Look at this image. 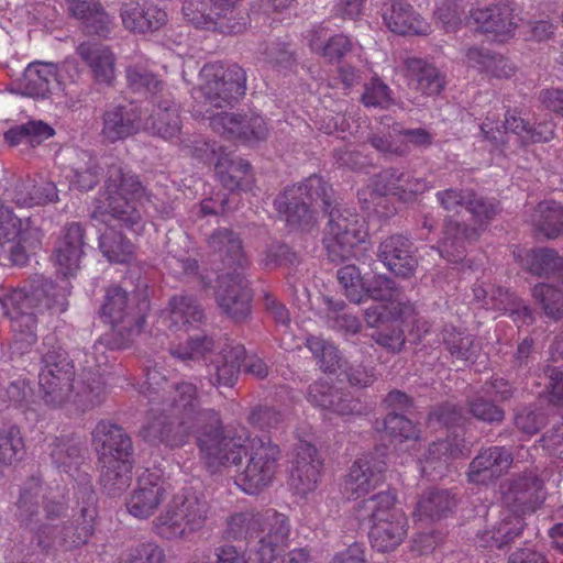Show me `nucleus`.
I'll return each mask as SVG.
<instances>
[{"mask_svg": "<svg viewBox=\"0 0 563 563\" xmlns=\"http://www.w3.org/2000/svg\"><path fill=\"white\" fill-rule=\"evenodd\" d=\"M192 433L197 435L201 459L210 472L229 464L238 465L250 450V462L236 476V486L253 495L271 483L276 471L278 446L260 438L224 435L218 412L198 409L196 386L187 382L175 383L168 390L162 412L153 416L142 434L147 441L175 448L187 443Z\"/></svg>", "mask_w": 563, "mask_h": 563, "instance_id": "f257e3e1", "label": "nucleus"}, {"mask_svg": "<svg viewBox=\"0 0 563 563\" xmlns=\"http://www.w3.org/2000/svg\"><path fill=\"white\" fill-rule=\"evenodd\" d=\"M245 71L238 65L225 66L221 63L205 65L199 74V86L191 92L192 98L202 106L194 112L209 120L216 132L254 146L267 135L266 123L261 115L242 117L213 111V108H222L241 98L245 93Z\"/></svg>", "mask_w": 563, "mask_h": 563, "instance_id": "f03ea898", "label": "nucleus"}, {"mask_svg": "<svg viewBox=\"0 0 563 563\" xmlns=\"http://www.w3.org/2000/svg\"><path fill=\"white\" fill-rule=\"evenodd\" d=\"M164 509L153 521L154 532L167 540L186 539L202 527L208 506L192 487L170 492L158 475L146 471L126 501L129 514L137 519L150 518L162 501Z\"/></svg>", "mask_w": 563, "mask_h": 563, "instance_id": "7ed1b4c3", "label": "nucleus"}, {"mask_svg": "<svg viewBox=\"0 0 563 563\" xmlns=\"http://www.w3.org/2000/svg\"><path fill=\"white\" fill-rule=\"evenodd\" d=\"M145 197V190L135 175L123 173L120 167L110 172L106 189L93 202L91 219L99 232V247L110 262L128 263L134 254V245L115 232L113 221L123 222L133 232L143 230L136 208Z\"/></svg>", "mask_w": 563, "mask_h": 563, "instance_id": "20e7f679", "label": "nucleus"}, {"mask_svg": "<svg viewBox=\"0 0 563 563\" xmlns=\"http://www.w3.org/2000/svg\"><path fill=\"white\" fill-rule=\"evenodd\" d=\"M44 366L38 375L40 396L43 402L51 408H59L68 402L75 404L85 410L100 404L106 394V383L102 375L91 384L76 387L74 380V366L64 351L48 352L43 356Z\"/></svg>", "mask_w": 563, "mask_h": 563, "instance_id": "39448f33", "label": "nucleus"}, {"mask_svg": "<svg viewBox=\"0 0 563 563\" xmlns=\"http://www.w3.org/2000/svg\"><path fill=\"white\" fill-rule=\"evenodd\" d=\"M542 481L529 474L512 483L504 494L506 504L496 526L477 536L478 545L500 549L523 530L525 516L533 512L543 501Z\"/></svg>", "mask_w": 563, "mask_h": 563, "instance_id": "423d86ee", "label": "nucleus"}, {"mask_svg": "<svg viewBox=\"0 0 563 563\" xmlns=\"http://www.w3.org/2000/svg\"><path fill=\"white\" fill-rule=\"evenodd\" d=\"M130 302L131 299L126 291L119 286L108 288L100 309V317L112 327V332L101 336L92 347L98 372L109 362V356L106 355L108 347L125 349L142 333L144 319L141 311L143 308L139 306V312L135 313L131 310Z\"/></svg>", "mask_w": 563, "mask_h": 563, "instance_id": "0eeeda50", "label": "nucleus"}, {"mask_svg": "<svg viewBox=\"0 0 563 563\" xmlns=\"http://www.w3.org/2000/svg\"><path fill=\"white\" fill-rule=\"evenodd\" d=\"M92 444L101 463V484L114 494L125 489L132 478V443L122 428L100 421L92 431Z\"/></svg>", "mask_w": 563, "mask_h": 563, "instance_id": "6e6552de", "label": "nucleus"}, {"mask_svg": "<svg viewBox=\"0 0 563 563\" xmlns=\"http://www.w3.org/2000/svg\"><path fill=\"white\" fill-rule=\"evenodd\" d=\"M203 320V312L192 298L186 296L173 297L169 306L164 310L157 320V330L162 327L167 328L170 332L169 335H176L177 339H183V335H188L186 345L170 343V354L181 361H198L206 360L207 355L213 347V342L203 338H194L189 335L190 330L197 329Z\"/></svg>", "mask_w": 563, "mask_h": 563, "instance_id": "1a4fd4ad", "label": "nucleus"}, {"mask_svg": "<svg viewBox=\"0 0 563 563\" xmlns=\"http://www.w3.org/2000/svg\"><path fill=\"white\" fill-rule=\"evenodd\" d=\"M332 188L319 176H311L303 183L285 189L275 199V208L294 230L310 231L316 223L317 208L329 211Z\"/></svg>", "mask_w": 563, "mask_h": 563, "instance_id": "9d476101", "label": "nucleus"}, {"mask_svg": "<svg viewBox=\"0 0 563 563\" xmlns=\"http://www.w3.org/2000/svg\"><path fill=\"white\" fill-rule=\"evenodd\" d=\"M261 526L260 540L246 551L233 545L217 549V563H273L288 547L289 523L287 517L275 510H266L254 520Z\"/></svg>", "mask_w": 563, "mask_h": 563, "instance_id": "9b49d317", "label": "nucleus"}, {"mask_svg": "<svg viewBox=\"0 0 563 563\" xmlns=\"http://www.w3.org/2000/svg\"><path fill=\"white\" fill-rule=\"evenodd\" d=\"M358 518L371 519L369 539L377 551L395 550L407 536L408 520L405 512L396 507L393 492H383L365 499Z\"/></svg>", "mask_w": 563, "mask_h": 563, "instance_id": "f8f14e48", "label": "nucleus"}, {"mask_svg": "<svg viewBox=\"0 0 563 563\" xmlns=\"http://www.w3.org/2000/svg\"><path fill=\"white\" fill-rule=\"evenodd\" d=\"M81 503L74 515V523H45L37 531V544L44 550L70 551L85 544L95 530L97 518L96 497L89 486L80 490Z\"/></svg>", "mask_w": 563, "mask_h": 563, "instance_id": "ddd939ff", "label": "nucleus"}, {"mask_svg": "<svg viewBox=\"0 0 563 563\" xmlns=\"http://www.w3.org/2000/svg\"><path fill=\"white\" fill-rule=\"evenodd\" d=\"M366 299L372 298L377 305L365 310V321L371 327H378L388 320L400 321L406 327L412 323V330L420 332V321L416 320V309L410 302L399 300L395 283L386 276L376 275L366 283Z\"/></svg>", "mask_w": 563, "mask_h": 563, "instance_id": "4468645a", "label": "nucleus"}, {"mask_svg": "<svg viewBox=\"0 0 563 563\" xmlns=\"http://www.w3.org/2000/svg\"><path fill=\"white\" fill-rule=\"evenodd\" d=\"M367 230L358 217L349 210L331 209L323 244L331 262L339 263L356 256L365 242Z\"/></svg>", "mask_w": 563, "mask_h": 563, "instance_id": "2eb2a0df", "label": "nucleus"}, {"mask_svg": "<svg viewBox=\"0 0 563 563\" xmlns=\"http://www.w3.org/2000/svg\"><path fill=\"white\" fill-rule=\"evenodd\" d=\"M35 292H27L24 289H15L0 298L3 312L11 320V328L14 333L12 349L23 353L36 341L35 317Z\"/></svg>", "mask_w": 563, "mask_h": 563, "instance_id": "dca6fc26", "label": "nucleus"}, {"mask_svg": "<svg viewBox=\"0 0 563 563\" xmlns=\"http://www.w3.org/2000/svg\"><path fill=\"white\" fill-rule=\"evenodd\" d=\"M494 119L487 117L481 125L484 137L492 143L505 144L521 142L522 144L548 142L553 137V125L545 123L538 129H531L523 119L514 114L506 115L505 122L494 126Z\"/></svg>", "mask_w": 563, "mask_h": 563, "instance_id": "f3484780", "label": "nucleus"}, {"mask_svg": "<svg viewBox=\"0 0 563 563\" xmlns=\"http://www.w3.org/2000/svg\"><path fill=\"white\" fill-rule=\"evenodd\" d=\"M311 435V427L297 430L298 448L295 466L290 474V486L298 495L306 496L313 492L319 483L322 461L316 448L307 439Z\"/></svg>", "mask_w": 563, "mask_h": 563, "instance_id": "a211bd4d", "label": "nucleus"}, {"mask_svg": "<svg viewBox=\"0 0 563 563\" xmlns=\"http://www.w3.org/2000/svg\"><path fill=\"white\" fill-rule=\"evenodd\" d=\"M424 179L412 178L408 173L384 170L376 176L373 188L358 191L360 201L367 203L385 195L397 196L402 201H411L417 195L429 189Z\"/></svg>", "mask_w": 563, "mask_h": 563, "instance_id": "6ab92c4d", "label": "nucleus"}, {"mask_svg": "<svg viewBox=\"0 0 563 563\" xmlns=\"http://www.w3.org/2000/svg\"><path fill=\"white\" fill-rule=\"evenodd\" d=\"M32 236L33 231L23 228L22 221L0 199V254L7 255L15 265H23L27 249L34 244Z\"/></svg>", "mask_w": 563, "mask_h": 563, "instance_id": "aec40b11", "label": "nucleus"}, {"mask_svg": "<svg viewBox=\"0 0 563 563\" xmlns=\"http://www.w3.org/2000/svg\"><path fill=\"white\" fill-rule=\"evenodd\" d=\"M216 298L219 307L234 320H242L251 312L252 292L241 272L222 275L218 280Z\"/></svg>", "mask_w": 563, "mask_h": 563, "instance_id": "412c9836", "label": "nucleus"}, {"mask_svg": "<svg viewBox=\"0 0 563 563\" xmlns=\"http://www.w3.org/2000/svg\"><path fill=\"white\" fill-rule=\"evenodd\" d=\"M468 454L470 448L465 441L455 435L452 439L432 443L428 449V454L423 459L419 457L418 463L422 475L437 479L445 475L453 460L465 457Z\"/></svg>", "mask_w": 563, "mask_h": 563, "instance_id": "4be33fe9", "label": "nucleus"}, {"mask_svg": "<svg viewBox=\"0 0 563 563\" xmlns=\"http://www.w3.org/2000/svg\"><path fill=\"white\" fill-rule=\"evenodd\" d=\"M473 291L476 301L484 309L509 314L518 327L529 324L533 320L531 309L506 289L490 287L488 290L479 286Z\"/></svg>", "mask_w": 563, "mask_h": 563, "instance_id": "5701e85b", "label": "nucleus"}, {"mask_svg": "<svg viewBox=\"0 0 563 563\" xmlns=\"http://www.w3.org/2000/svg\"><path fill=\"white\" fill-rule=\"evenodd\" d=\"M385 462L374 456L357 459L344 481V490L351 497L360 498L383 484Z\"/></svg>", "mask_w": 563, "mask_h": 563, "instance_id": "b1692460", "label": "nucleus"}, {"mask_svg": "<svg viewBox=\"0 0 563 563\" xmlns=\"http://www.w3.org/2000/svg\"><path fill=\"white\" fill-rule=\"evenodd\" d=\"M512 464L510 452L504 446H492L481 451L471 462L468 482L486 485L501 476Z\"/></svg>", "mask_w": 563, "mask_h": 563, "instance_id": "393cba45", "label": "nucleus"}, {"mask_svg": "<svg viewBox=\"0 0 563 563\" xmlns=\"http://www.w3.org/2000/svg\"><path fill=\"white\" fill-rule=\"evenodd\" d=\"M84 230L78 223L67 224L54 252V262L63 276H73L79 268L84 255Z\"/></svg>", "mask_w": 563, "mask_h": 563, "instance_id": "a878e982", "label": "nucleus"}, {"mask_svg": "<svg viewBox=\"0 0 563 563\" xmlns=\"http://www.w3.org/2000/svg\"><path fill=\"white\" fill-rule=\"evenodd\" d=\"M470 18L478 30L494 33L500 41L511 36L518 26L514 9L507 3L475 9Z\"/></svg>", "mask_w": 563, "mask_h": 563, "instance_id": "bb28decb", "label": "nucleus"}, {"mask_svg": "<svg viewBox=\"0 0 563 563\" xmlns=\"http://www.w3.org/2000/svg\"><path fill=\"white\" fill-rule=\"evenodd\" d=\"M380 261L395 275L410 277L417 268V260L411 254L410 242L401 235H393L380 243Z\"/></svg>", "mask_w": 563, "mask_h": 563, "instance_id": "cd10ccee", "label": "nucleus"}, {"mask_svg": "<svg viewBox=\"0 0 563 563\" xmlns=\"http://www.w3.org/2000/svg\"><path fill=\"white\" fill-rule=\"evenodd\" d=\"M387 27L400 35H427L431 27L413 8L401 0H394L383 13Z\"/></svg>", "mask_w": 563, "mask_h": 563, "instance_id": "c85d7f7f", "label": "nucleus"}, {"mask_svg": "<svg viewBox=\"0 0 563 563\" xmlns=\"http://www.w3.org/2000/svg\"><path fill=\"white\" fill-rule=\"evenodd\" d=\"M438 199L441 206L448 211L465 209L482 225L497 212V205L493 201H486L482 198L475 199L474 194L462 190L448 189L438 192Z\"/></svg>", "mask_w": 563, "mask_h": 563, "instance_id": "c756f323", "label": "nucleus"}, {"mask_svg": "<svg viewBox=\"0 0 563 563\" xmlns=\"http://www.w3.org/2000/svg\"><path fill=\"white\" fill-rule=\"evenodd\" d=\"M71 16L79 20L92 34L107 36L113 26V18L102 8L98 0H64Z\"/></svg>", "mask_w": 563, "mask_h": 563, "instance_id": "7c9ffc66", "label": "nucleus"}, {"mask_svg": "<svg viewBox=\"0 0 563 563\" xmlns=\"http://www.w3.org/2000/svg\"><path fill=\"white\" fill-rule=\"evenodd\" d=\"M311 52L324 57L328 62H338L346 53L354 49L352 40L343 34L330 36L329 30L323 25L312 27L305 35Z\"/></svg>", "mask_w": 563, "mask_h": 563, "instance_id": "2f4dec72", "label": "nucleus"}, {"mask_svg": "<svg viewBox=\"0 0 563 563\" xmlns=\"http://www.w3.org/2000/svg\"><path fill=\"white\" fill-rule=\"evenodd\" d=\"M483 391L484 396H479L471 402V412L475 418L483 421H501L504 411L495 402L510 397L511 389L509 384L503 378H497L487 384Z\"/></svg>", "mask_w": 563, "mask_h": 563, "instance_id": "473e14b6", "label": "nucleus"}, {"mask_svg": "<svg viewBox=\"0 0 563 563\" xmlns=\"http://www.w3.org/2000/svg\"><path fill=\"white\" fill-rule=\"evenodd\" d=\"M406 77L410 86L428 96L440 93L444 86V76L424 59L410 57L405 62Z\"/></svg>", "mask_w": 563, "mask_h": 563, "instance_id": "72a5a7b5", "label": "nucleus"}, {"mask_svg": "<svg viewBox=\"0 0 563 563\" xmlns=\"http://www.w3.org/2000/svg\"><path fill=\"white\" fill-rule=\"evenodd\" d=\"M307 400L322 411L341 416L353 413L357 406L356 402L344 398L342 393L324 379H320L309 386Z\"/></svg>", "mask_w": 563, "mask_h": 563, "instance_id": "f704fd0d", "label": "nucleus"}, {"mask_svg": "<svg viewBox=\"0 0 563 563\" xmlns=\"http://www.w3.org/2000/svg\"><path fill=\"white\" fill-rule=\"evenodd\" d=\"M58 68L53 63L34 62L24 70L22 87L33 98H46L59 85Z\"/></svg>", "mask_w": 563, "mask_h": 563, "instance_id": "c9c22d12", "label": "nucleus"}, {"mask_svg": "<svg viewBox=\"0 0 563 563\" xmlns=\"http://www.w3.org/2000/svg\"><path fill=\"white\" fill-rule=\"evenodd\" d=\"M121 19L125 29L147 33L163 26L167 21V14L153 5L142 8L139 3L126 2L121 8Z\"/></svg>", "mask_w": 563, "mask_h": 563, "instance_id": "e433bc0d", "label": "nucleus"}, {"mask_svg": "<svg viewBox=\"0 0 563 563\" xmlns=\"http://www.w3.org/2000/svg\"><path fill=\"white\" fill-rule=\"evenodd\" d=\"M77 53L89 66L97 81L110 84L113 80L114 55L108 46L96 42H84L78 45Z\"/></svg>", "mask_w": 563, "mask_h": 563, "instance_id": "4c0bfd02", "label": "nucleus"}, {"mask_svg": "<svg viewBox=\"0 0 563 563\" xmlns=\"http://www.w3.org/2000/svg\"><path fill=\"white\" fill-rule=\"evenodd\" d=\"M140 130L137 114L124 107H111L103 115L102 135L110 142L124 140Z\"/></svg>", "mask_w": 563, "mask_h": 563, "instance_id": "58836bf2", "label": "nucleus"}, {"mask_svg": "<svg viewBox=\"0 0 563 563\" xmlns=\"http://www.w3.org/2000/svg\"><path fill=\"white\" fill-rule=\"evenodd\" d=\"M389 139L374 136L373 146L384 153L404 154L409 146H427L432 142V136L423 129L400 130L398 124L393 126Z\"/></svg>", "mask_w": 563, "mask_h": 563, "instance_id": "ea45409f", "label": "nucleus"}, {"mask_svg": "<svg viewBox=\"0 0 563 563\" xmlns=\"http://www.w3.org/2000/svg\"><path fill=\"white\" fill-rule=\"evenodd\" d=\"M145 128L162 139L178 140L180 134L178 109L167 99L159 101L154 113L146 120Z\"/></svg>", "mask_w": 563, "mask_h": 563, "instance_id": "a19ab883", "label": "nucleus"}, {"mask_svg": "<svg viewBox=\"0 0 563 563\" xmlns=\"http://www.w3.org/2000/svg\"><path fill=\"white\" fill-rule=\"evenodd\" d=\"M216 172L223 186L230 190H245L252 180L250 164L244 159H234L229 155L216 162Z\"/></svg>", "mask_w": 563, "mask_h": 563, "instance_id": "79ce46f5", "label": "nucleus"}, {"mask_svg": "<svg viewBox=\"0 0 563 563\" xmlns=\"http://www.w3.org/2000/svg\"><path fill=\"white\" fill-rule=\"evenodd\" d=\"M377 431L385 432L395 444H400V450H417L418 434L410 420L396 412H390L382 422L376 426Z\"/></svg>", "mask_w": 563, "mask_h": 563, "instance_id": "37998d69", "label": "nucleus"}, {"mask_svg": "<svg viewBox=\"0 0 563 563\" xmlns=\"http://www.w3.org/2000/svg\"><path fill=\"white\" fill-rule=\"evenodd\" d=\"M443 240L438 246L441 257L449 262H459L465 252V242L477 236L475 229L468 230L460 224H448Z\"/></svg>", "mask_w": 563, "mask_h": 563, "instance_id": "c03bdc74", "label": "nucleus"}, {"mask_svg": "<svg viewBox=\"0 0 563 563\" xmlns=\"http://www.w3.org/2000/svg\"><path fill=\"white\" fill-rule=\"evenodd\" d=\"M533 224L548 239L563 234V206L555 201H542L533 214Z\"/></svg>", "mask_w": 563, "mask_h": 563, "instance_id": "a18cd8bd", "label": "nucleus"}, {"mask_svg": "<svg viewBox=\"0 0 563 563\" xmlns=\"http://www.w3.org/2000/svg\"><path fill=\"white\" fill-rule=\"evenodd\" d=\"M454 505L455 499L449 492H429L418 501L413 517L418 521H433L443 517Z\"/></svg>", "mask_w": 563, "mask_h": 563, "instance_id": "49530a36", "label": "nucleus"}, {"mask_svg": "<svg viewBox=\"0 0 563 563\" xmlns=\"http://www.w3.org/2000/svg\"><path fill=\"white\" fill-rule=\"evenodd\" d=\"M322 302L323 307L320 309L319 316L328 328L346 333L358 331L360 322L357 318L344 311L345 305L343 301L323 297Z\"/></svg>", "mask_w": 563, "mask_h": 563, "instance_id": "de8ad7c7", "label": "nucleus"}, {"mask_svg": "<svg viewBox=\"0 0 563 563\" xmlns=\"http://www.w3.org/2000/svg\"><path fill=\"white\" fill-rule=\"evenodd\" d=\"M520 264L530 273L543 276L563 266V258L552 249L530 250L525 255L516 254Z\"/></svg>", "mask_w": 563, "mask_h": 563, "instance_id": "09e8293b", "label": "nucleus"}, {"mask_svg": "<svg viewBox=\"0 0 563 563\" xmlns=\"http://www.w3.org/2000/svg\"><path fill=\"white\" fill-rule=\"evenodd\" d=\"M25 444L20 429L10 422L0 424V464L11 466L23 459Z\"/></svg>", "mask_w": 563, "mask_h": 563, "instance_id": "8fccbe9b", "label": "nucleus"}, {"mask_svg": "<svg viewBox=\"0 0 563 563\" xmlns=\"http://www.w3.org/2000/svg\"><path fill=\"white\" fill-rule=\"evenodd\" d=\"M51 457L57 470L70 477H75L82 462L80 448L69 439L56 440L53 443Z\"/></svg>", "mask_w": 563, "mask_h": 563, "instance_id": "3c124183", "label": "nucleus"}, {"mask_svg": "<svg viewBox=\"0 0 563 563\" xmlns=\"http://www.w3.org/2000/svg\"><path fill=\"white\" fill-rule=\"evenodd\" d=\"M244 355L242 345H230L223 350L220 360L214 364L216 377L213 384L219 386H232L241 368V360Z\"/></svg>", "mask_w": 563, "mask_h": 563, "instance_id": "603ef678", "label": "nucleus"}, {"mask_svg": "<svg viewBox=\"0 0 563 563\" xmlns=\"http://www.w3.org/2000/svg\"><path fill=\"white\" fill-rule=\"evenodd\" d=\"M209 245L238 268L243 269L246 266L247 261L243 255L241 241L231 231L227 229L217 231L211 235Z\"/></svg>", "mask_w": 563, "mask_h": 563, "instance_id": "864d4df0", "label": "nucleus"}, {"mask_svg": "<svg viewBox=\"0 0 563 563\" xmlns=\"http://www.w3.org/2000/svg\"><path fill=\"white\" fill-rule=\"evenodd\" d=\"M12 200L19 208H32L35 206L54 202L57 200V189L54 183H45L43 192L32 195L27 183L16 186L12 192L5 194V200Z\"/></svg>", "mask_w": 563, "mask_h": 563, "instance_id": "5fc2aeb1", "label": "nucleus"}, {"mask_svg": "<svg viewBox=\"0 0 563 563\" xmlns=\"http://www.w3.org/2000/svg\"><path fill=\"white\" fill-rule=\"evenodd\" d=\"M307 347L318 358L323 372L333 374L341 368V357L332 343L318 336H310L307 339Z\"/></svg>", "mask_w": 563, "mask_h": 563, "instance_id": "6e6d98bb", "label": "nucleus"}, {"mask_svg": "<svg viewBox=\"0 0 563 563\" xmlns=\"http://www.w3.org/2000/svg\"><path fill=\"white\" fill-rule=\"evenodd\" d=\"M338 279L350 301L360 303L366 299V283L355 265H345L338 271Z\"/></svg>", "mask_w": 563, "mask_h": 563, "instance_id": "4d7b16f0", "label": "nucleus"}, {"mask_svg": "<svg viewBox=\"0 0 563 563\" xmlns=\"http://www.w3.org/2000/svg\"><path fill=\"white\" fill-rule=\"evenodd\" d=\"M533 297L542 305L544 312L555 320L563 317V291L547 284L533 288Z\"/></svg>", "mask_w": 563, "mask_h": 563, "instance_id": "13d9d810", "label": "nucleus"}, {"mask_svg": "<svg viewBox=\"0 0 563 563\" xmlns=\"http://www.w3.org/2000/svg\"><path fill=\"white\" fill-rule=\"evenodd\" d=\"M467 63L472 67H476L481 70L490 71L496 76H509L512 68L509 67L505 70V59L501 56L490 55L477 47L470 48L466 54Z\"/></svg>", "mask_w": 563, "mask_h": 563, "instance_id": "bf43d9fd", "label": "nucleus"}, {"mask_svg": "<svg viewBox=\"0 0 563 563\" xmlns=\"http://www.w3.org/2000/svg\"><path fill=\"white\" fill-rule=\"evenodd\" d=\"M164 552L154 542H141L128 549L120 563H163Z\"/></svg>", "mask_w": 563, "mask_h": 563, "instance_id": "052dcab7", "label": "nucleus"}, {"mask_svg": "<svg viewBox=\"0 0 563 563\" xmlns=\"http://www.w3.org/2000/svg\"><path fill=\"white\" fill-rule=\"evenodd\" d=\"M443 340L450 353L457 358L470 361L475 355L473 339L470 335H463L452 329L451 331H444Z\"/></svg>", "mask_w": 563, "mask_h": 563, "instance_id": "680f3d73", "label": "nucleus"}, {"mask_svg": "<svg viewBox=\"0 0 563 563\" xmlns=\"http://www.w3.org/2000/svg\"><path fill=\"white\" fill-rule=\"evenodd\" d=\"M544 413L538 408L532 407H525L515 416L516 427L528 435L537 433L544 424Z\"/></svg>", "mask_w": 563, "mask_h": 563, "instance_id": "e2e57ef3", "label": "nucleus"}, {"mask_svg": "<svg viewBox=\"0 0 563 563\" xmlns=\"http://www.w3.org/2000/svg\"><path fill=\"white\" fill-rule=\"evenodd\" d=\"M362 101L366 107L385 108L391 101L390 90L383 81L374 78L365 85Z\"/></svg>", "mask_w": 563, "mask_h": 563, "instance_id": "0e129e2a", "label": "nucleus"}, {"mask_svg": "<svg viewBox=\"0 0 563 563\" xmlns=\"http://www.w3.org/2000/svg\"><path fill=\"white\" fill-rule=\"evenodd\" d=\"M435 18L445 32H455L461 23V9L457 0H442L437 7Z\"/></svg>", "mask_w": 563, "mask_h": 563, "instance_id": "69168bd1", "label": "nucleus"}, {"mask_svg": "<svg viewBox=\"0 0 563 563\" xmlns=\"http://www.w3.org/2000/svg\"><path fill=\"white\" fill-rule=\"evenodd\" d=\"M130 86L134 90L162 91V84L147 69L139 66H130L126 70Z\"/></svg>", "mask_w": 563, "mask_h": 563, "instance_id": "338daca9", "label": "nucleus"}, {"mask_svg": "<svg viewBox=\"0 0 563 563\" xmlns=\"http://www.w3.org/2000/svg\"><path fill=\"white\" fill-rule=\"evenodd\" d=\"M541 443L550 456L563 457V417L541 438Z\"/></svg>", "mask_w": 563, "mask_h": 563, "instance_id": "774afa93", "label": "nucleus"}]
</instances>
